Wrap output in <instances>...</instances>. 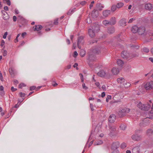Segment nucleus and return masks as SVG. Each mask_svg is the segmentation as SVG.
<instances>
[{
	"instance_id": "obj_1",
	"label": "nucleus",
	"mask_w": 153,
	"mask_h": 153,
	"mask_svg": "<svg viewBox=\"0 0 153 153\" xmlns=\"http://www.w3.org/2000/svg\"><path fill=\"white\" fill-rule=\"evenodd\" d=\"M138 33L142 37L147 39V42H150L153 39V33L150 30H146L144 27H139Z\"/></svg>"
},
{
	"instance_id": "obj_2",
	"label": "nucleus",
	"mask_w": 153,
	"mask_h": 153,
	"mask_svg": "<svg viewBox=\"0 0 153 153\" xmlns=\"http://www.w3.org/2000/svg\"><path fill=\"white\" fill-rule=\"evenodd\" d=\"M109 135L111 136L116 135L117 133L116 131V127L114 125H109Z\"/></svg>"
},
{
	"instance_id": "obj_3",
	"label": "nucleus",
	"mask_w": 153,
	"mask_h": 153,
	"mask_svg": "<svg viewBox=\"0 0 153 153\" xmlns=\"http://www.w3.org/2000/svg\"><path fill=\"white\" fill-rule=\"evenodd\" d=\"M130 111V109L128 108H121L118 114L120 117L124 116L126 114L128 113Z\"/></svg>"
},
{
	"instance_id": "obj_4",
	"label": "nucleus",
	"mask_w": 153,
	"mask_h": 153,
	"mask_svg": "<svg viewBox=\"0 0 153 153\" xmlns=\"http://www.w3.org/2000/svg\"><path fill=\"white\" fill-rule=\"evenodd\" d=\"M150 120L147 118L143 119V121L139 123V126L141 127H145L148 126Z\"/></svg>"
},
{
	"instance_id": "obj_5",
	"label": "nucleus",
	"mask_w": 153,
	"mask_h": 153,
	"mask_svg": "<svg viewBox=\"0 0 153 153\" xmlns=\"http://www.w3.org/2000/svg\"><path fill=\"white\" fill-rule=\"evenodd\" d=\"M77 40V45L79 49H80L81 47L80 45H83L84 42V37L82 36L79 37L78 38Z\"/></svg>"
},
{
	"instance_id": "obj_6",
	"label": "nucleus",
	"mask_w": 153,
	"mask_h": 153,
	"mask_svg": "<svg viewBox=\"0 0 153 153\" xmlns=\"http://www.w3.org/2000/svg\"><path fill=\"white\" fill-rule=\"evenodd\" d=\"M144 87L146 90H150L153 88V81L147 82L144 85Z\"/></svg>"
},
{
	"instance_id": "obj_7",
	"label": "nucleus",
	"mask_w": 153,
	"mask_h": 153,
	"mask_svg": "<svg viewBox=\"0 0 153 153\" xmlns=\"http://www.w3.org/2000/svg\"><path fill=\"white\" fill-rule=\"evenodd\" d=\"M18 21L22 24L24 25L26 23V20L21 16L19 15L18 17Z\"/></svg>"
},
{
	"instance_id": "obj_8",
	"label": "nucleus",
	"mask_w": 153,
	"mask_h": 153,
	"mask_svg": "<svg viewBox=\"0 0 153 153\" xmlns=\"http://www.w3.org/2000/svg\"><path fill=\"white\" fill-rule=\"evenodd\" d=\"M131 138L133 140L137 141L141 140L142 139V137L141 136L136 134L133 135L131 137Z\"/></svg>"
},
{
	"instance_id": "obj_9",
	"label": "nucleus",
	"mask_w": 153,
	"mask_h": 153,
	"mask_svg": "<svg viewBox=\"0 0 153 153\" xmlns=\"http://www.w3.org/2000/svg\"><path fill=\"white\" fill-rule=\"evenodd\" d=\"M1 13L3 15V18L5 20H7L9 19V16L5 10H2L1 11Z\"/></svg>"
},
{
	"instance_id": "obj_10",
	"label": "nucleus",
	"mask_w": 153,
	"mask_h": 153,
	"mask_svg": "<svg viewBox=\"0 0 153 153\" xmlns=\"http://www.w3.org/2000/svg\"><path fill=\"white\" fill-rule=\"evenodd\" d=\"M152 106L151 107L152 110L149 112L148 114L147 115V118L150 119H152L153 118V103L152 104Z\"/></svg>"
},
{
	"instance_id": "obj_11",
	"label": "nucleus",
	"mask_w": 153,
	"mask_h": 153,
	"mask_svg": "<svg viewBox=\"0 0 153 153\" xmlns=\"http://www.w3.org/2000/svg\"><path fill=\"white\" fill-rule=\"evenodd\" d=\"M10 67L9 69V71L12 76L14 75L15 73V69L12 65H10Z\"/></svg>"
},
{
	"instance_id": "obj_12",
	"label": "nucleus",
	"mask_w": 153,
	"mask_h": 153,
	"mask_svg": "<svg viewBox=\"0 0 153 153\" xmlns=\"http://www.w3.org/2000/svg\"><path fill=\"white\" fill-rule=\"evenodd\" d=\"M120 146V143L118 142H116L113 143L111 145V149L113 150L117 149Z\"/></svg>"
},
{
	"instance_id": "obj_13",
	"label": "nucleus",
	"mask_w": 153,
	"mask_h": 153,
	"mask_svg": "<svg viewBox=\"0 0 153 153\" xmlns=\"http://www.w3.org/2000/svg\"><path fill=\"white\" fill-rule=\"evenodd\" d=\"M121 56L123 58L129 59V54L127 53L126 51L122 52L121 53Z\"/></svg>"
},
{
	"instance_id": "obj_14",
	"label": "nucleus",
	"mask_w": 153,
	"mask_h": 153,
	"mask_svg": "<svg viewBox=\"0 0 153 153\" xmlns=\"http://www.w3.org/2000/svg\"><path fill=\"white\" fill-rule=\"evenodd\" d=\"M116 119V116L114 114H112L110 115L108 118V121L110 123L114 122Z\"/></svg>"
},
{
	"instance_id": "obj_15",
	"label": "nucleus",
	"mask_w": 153,
	"mask_h": 153,
	"mask_svg": "<svg viewBox=\"0 0 153 153\" xmlns=\"http://www.w3.org/2000/svg\"><path fill=\"white\" fill-rule=\"evenodd\" d=\"M98 12L96 10H93L91 13V16L92 18L95 19L98 16Z\"/></svg>"
},
{
	"instance_id": "obj_16",
	"label": "nucleus",
	"mask_w": 153,
	"mask_h": 153,
	"mask_svg": "<svg viewBox=\"0 0 153 153\" xmlns=\"http://www.w3.org/2000/svg\"><path fill=\"white\" fill-rule=\"evenodd\" d=\"M94 30L92 28L91 29H89L88 30V33L89 36L91 38L94 37L95 35Z\"/></svg>"
},
{
	"instance_id": "obj_17",
	"label": "nucleus",
	"mask_w": 153,
	"mask_h": 153,
	"mask_svg": "<svg viewBox=\"0 0 153 153\" xmlns=\"http://www.w3.org/2000/svg\"><path fill=\"white\" fill-rule=\"evenodd\" d=\"M143 108H142V110L144 111H148L150 108L151 105L149 104H143Z\"/></svg>"
},
{
	"instance_id": "obj_18",
	"label": "nucleus",
	"mask_w": 153,
	"mask_h": 153,
	"mask_svg": "<svg viewBox=\"0 0 153 153\" xmlns=\"http://www.w3.org/2000/svg\"><path fill=\"white\" fill-rule=\"evenodd\" d=\"M126 22V19L124 18H123L120 19L119 22V24L120 26L125 25Z\"/></svg>"
},
{
	"instance_id": "obj_19",
	"label": "nucleus",
	"mask_w": 153,
	"mask_h": 153,
	"mask_svg": "<svg viewBox=\"0 0 153 153\" xmlns=\"http://www.w3.org/2000/svg\"><path fill=\"white\" fill-rule=\"evenodd\" d=\"M110 25H115L116 22V19L114 17H112L110 19L109 21Z\"/></svg>"
},
{
	"instance_id": "obj_20",
	"label": "nucleus",
	"mask_w": 153,
	"mask_h": 153,
	"mask_svg": "<svg viewBox=\"0 0 153 153\" xmlns=\"http://www.w3.org/2000/svg\"><path fill=\"white\" fill-rule=\"evenodd\" d=\"M42 28V26L41 25H36L33 27V28L35 31H39Z\"/></svg>"
},
{
	"instance_id": "obj_21",
	"label": "nucleus",
	"mask_w": 153,
	"mask_h": 153,
	"mask_svg": "<svg viewBox=\"0 0 153 153\" xmlns=\"http://www.w3.org/2000/svg\"><path fill=\"white\" fill-rule=\"evenodd\" d=\"M139 27L136 25L133 26L131 28V30L134 33H136L138 32Z\"/></svg>"
},
{
	"instance_id": "obj_22",
	"label": "nucleus",
	"mask_w": 153,
	"mask_h": 153,
	"mask_svg": "<svg viewBox=\"0 0 153 153\" xmlns=\"http://www.w3.org/2000/svg\"><path fill=\"white\" fill-rule=\"evenodd\" d=\"M140 148L138 146L134 147L132 149V153H140Z\"/></svg>"
},
{
	"instance_id": "obj_23",
	"label": "nucleus",
	"mask_w": 153,
	"mask_h": 153,
	"mask_svg": "<svg viewBox=\"0 0 153 153\" xmlns=\"http://www.w3.org/2000/svg\"><path fill=\"white\" fill-rule=\"evenodd\" d=\"M76 11V8L75 7H72L68 10L67 14L68 15H71Z\"/></svg>"
},
{
	"instance_id": "obj_24",
	"label": "nucleus",
	"mask_w": 153,
	"mask_h": 153,
	"mask_svg": "<svg viewBox=\"0 0 153 153\" xmlns=\"http://www.w3.org/2000/svg\"><path fill=\"white\" fill-rule=\"evenodd\" d=\"M104 7V6L100 3L97 4L96 5V8L99 10H101Z\"/></svg>"
},
{
	"instance_id": "obj_25",
	"label": "nucleus",
	"mask_w": 153,
	"mask_h": 153,
	"mask_svg": "<svg viewBox=\"0 0 153 153\" xmlns=\"http://www.w3.org/2000/svg\"><path fill=\"white\" fill-rule=\"evenodd\" d=\"M103 15L105 17H107L111 13L110 10H106L103 12Z\"/></svg>"
},
{
	"instance_id": "obj_26",
	"label": "nucleus",
	"mask_w": 153,
	"mask_h": 153,
	"mask_svg": "<svg viewBox=\"0 0 153 153\" xmlns=\"http://www.w3.org/2000/svg\"><path fill=\"white\" fill-rule=\"evenodd\" d=\"M106 74V73L103 70H101L97 73V75L101 77H104Z\"/></svg>"
},
{
	"instance_id": "obj_27",
	"label": "nucleus",
	"mask_w": 153,
	"mask_h": 153,
	"mask_svg": "<svg viewBox=\"0 0 153 153\" xmlns=\"http://www.w3.org/2000/svg\"><path fill=\"white\" fill-rule=\"evenodd\" d=\"M145 7L146 10H150L152 8V5L149 3L146 4Z\"/></svg>"
},
{
	"instance_id": "obj_28",
	"label": "nucleus",
	"mask_w": 153,
	"mask_h": 153,
	"mask_svg": "<svg viewBox=\"0 0 153 153\" xmlns=\"http://www.w3.org/2000/svg\"><path fill=\"white\" fill-rule=\"evenodd\" d=\"M115 31V28L114 27H111L108 28V32L109 34L113 33Z\"/></svg>"
},
{
	"instance_id": "obj_29",
	"label": "nucleus",
	"mask_w": 153,
	"mask_h": 153,
	"mask_svg": "<svg viewBox=\"0 0 153 153\" xmlns=\"http://www.w3.org/2000/svg\"><path fill=\"white\" fill-rule=\"evenodd\" d=\"M138 56L139 54L137 53H132L129 54V59H131L133 58L138 57Z\"/></svg>"
},
{
	"instance_id": "obj_30",
	"label": "nucleus",
	"mask_w": 153,
	"mask_h": 153,
	"mask_svg": "<svg viewBox=\"0 0 153 153\" xmlns=\"http://www.w3.org/2000/svg\"><path fill=\"white\" fill-rule=\"evenodd\" d=\"M112 72L113 74L116 75L119 72V70L117 68H113L112 70Z\"/></svg>"
},
{
	"instance_id": "obj_31",
	"label": "nucleus",
	"mask_w": 153,
	"mask_h": 153,
	"mask_svg": "<svg viewBox=\"0 0 153 153\" xmlns=\"http://www.w3.org/2000/svg\"><path fill=\"white\" fill-rule=\"evenodd\" d=\"M118 83L120 84H123L125 82V79L123 78H118L117 79Z\"/></svg>"
},
{
	"instance_id": "obj_32",
	"label": "nucleus",
	"mask_w": 153,
	"mask_h": 153,
	"mask_svg": "<svg viewBox=\"0 0 153 153\" xmlns=\"http://www.w3.org/2000/svg\"><path fill=\"white\" fill-rule=\"evenodd\" d=\"M95 25H94L92 26V28L95 31H98L99 30V27L98 25H97L96 26H95Z\"/></svg>"
},
{
	"instance_id": "obj_33",
	"label": "nucleus",
	"mask_w": 153,
	"mask_h": 153,
	"mask_svg": "<svg viewBox=\"0 0 153 153\" xmlns=\"http://www.w3.org/2000/svg\"><path fill=\"white\" fill-rule=\"evenodd\" d=\"M142 52L148 53L149 51V49L146 47H144L142 49Z\"/></svg>"
},
{
	"instance_id": "obj_34",
	"label": "nucleus",
	"mask_w": 153,
	"mask_h": 153,
	"mask_svg": "<svg viewBox=\"0 0 153 153\" xmlns=\"http://www.w3.org/2000/svg\"><path fill=\"white\" fill-rule=\"evenodd\" d=\"M117 63L118 65L120 66H122L124 63L120 59H118L117 60Z\"/></svg>"
},
{
	"instance_id": "obj_35",
	"label": "nucleus",
	"mask_w": 153,
	"mask_h": 153,
	"mask_svg": "<svg viewBox=\"0 0 153 153\" xmlns=\"http://www.w3.org/2000/svg\"><path fill=\"white\" fill-rule=\"evenodd\" d=\"M88 59L90 61H93L95 60V58L94 55H90Z\"/></svg>"
},
{
	"instance_id": "obj_36",
	"label": "nucleus",
	"mask_w": 153,
	"mask_h": 153,
	"mask_svg": "<svg viewBox=\"0 0 153 153\" xmlns=\"http://www.w3.org/2000/svg\"><path fill=\"white\" fill-rule=\"evenodd\" d=\"M80 54L81 56L83 57L85 54V51L83 49H81L80 51Z\"/></svg>"
},
{
	"instance_id": "obj_37",
	"label": "nucleus",
	"mask_w": 153,
	"mask_h": 153,
	"mask_svg": "<svg viewBox=\"0 0 153 153\" xmlns=\"http://www.w3.org/2000/svg\"><path fill=\"white\" fill-rule=\"evenodd\" d=\"M153 132V130L151 129L150 128L147 130L146 134L148 135H150L152 134Z\"/></svg>"
},
{
	"instance_id": "obj_38",
	"label": "nucleus",
	"mask_w": 153,
	"mask_h": 153,
	"mask_svg": "<svg viewBox=\"0 0 153 153\" xmlns=\"http://www.w3.org/2000/svg\"><path fill=\"white\" fill-rule=\"evenodd\" d=\"M120 129L123 130H124L126 128V126L125 124H121L120 126Z\"/></svg>"
},
{
	"instance_id": "obj_39",
	"label": "nucleus",
	"mask_w": 153,
	"mask_h": 153,
	"mask_svg": "<svg viewBox=\"0 0 153 153\" xmlns=\"http://www.w3.org/2000/svg\"><path fill=\"white\" fill-rule=\"evenodd\" d=\"M143 104L142 103L140 102L137 105V107L141 109V110L142 109V108H143Z\"/></svg>"
},
{
	"instance_id": "obj_40",
	"label": "nucleus",
	"mask_w": 153,
	"mask_h": 153,
	"mask_svg": "<svg viewBox=\"0 0 153 153\" xmlns=\"http://www.w3.org/2000/svg\"><path fill=\"white\" fill-rule=\"evenodd\" d=\"M117 5H113L111 8V10L113 12L114 11L117 9Z\"/></svg>"
},
{
	"instance_id": "obj_41",
	"label": "nucleus",
	"mask_w": 153,
	"mask_h": 153,
	"mask_svg": "<svg viewBox=\"0 0 153 153\" xmlns=\"http://www.w3.org/2000/svg\"><path fill=\"white\" fill-rule=\"evenodd\" d=\"M124 86L125 88H128L130 87L131 85V84L129 82H126V83H123Z\"/></svg>"
},
{
	"instance_id": "obj_42",
	"label": "nucleus",
	"mask_w": 153,
	"mask_h": 153,
	"mask_svg": "<svg viewBox=\"0 0 153 153\" xmlns=\"http://www.w3.org/2000/svg\"><path fill=\"white\" fill-rule=\"evenodd\" d=\"M123 3L122 2L118 3L117 5V8H120L123 6Z\"/></svg>"
},
{
	"instance_id": "obj_43",
	"label": "nucleus",
	"mask_w": 153,
	"mask_h": 153,
	"mask_svg": "<svg viewBox=\"0 0 153 153\" xmlns=\"http://www.w3.org/2000/svg\"><path fill=\"white\" fill-rule=\"evenodd\" d=\"M103 24L105 26L107 25L108 24L110 25L109 21L106 20H104L103 21Z\"/></svg>"
},
{
	"instance_id": "obj_44",
	"label": "nucleus",
	"mask_w": 153,
	"mask_h": 153,
	"mask_svg": "<svg viewBox=\"0 0 153 153\" xmlns=\"http://www.w3.org/2000/svg\"><path fill=\"white\" fill-rule=\"evenodd\" d=\"M102 143H103V142L101 140H98V141H97V142H96L95 143V144L96 145H101V144H102Z\"/></svg>"
},
{
	"instance_id": "obj_45",
	"label": "nucleus",
	"mask_w": 153,
	"mask_h": 153,
	"mask_svg": "<svg viewBox=\"0 0 153 153\" xmlns=\"http://www.w3.org/2000/svg\"><path fill=\"white\" fill-rule=\"evenodd\" d=\"M26 86V85H25L24 83H22L20 84L19 85V88H21L23 87H25Z\"/></svg>"
},
{
	"instance_id": "obj_46",
	"label": "nucleus",
	"mask_w": 153,
	"mask_h": 153,
	"mask_svg": "<svg viewBox=\"0 0 153 153\" xmlns=\"http://www.w3.org/2000/svg\"><path fill=\"white\" fill-rule=\"evenodd\" d=\"M86 3V2L85 1H83L81 2L80 3H78L77 5V6L79 5V4H81L83 6Z\"/></svg>"
},
{
	"instance_id": "obj_47",
	"label": "nucleus",
	"mask_w": 153,
	"mask_h": 153,
	"mask_svg": "<svg viewBox=\"0 0 153 153\" xmlns=\"http://www.w3.org/2000/svg\"><path fill=\"white\" fill-rule=\"evenodd\" d=\"M58 18L54 20V21L53 22V24L55 25H58Z\"/></svg>"
},
{
	"instance_id": "obj_48",
	"label": "nucleus",
	"mask_w": 153,
	"mask_h": 153,
	"mask_svg": "<svg viewBox=\"0 0 153 153\" xmlns=\"http://www.w3.org/2000/svg\"><path fill=\"white\" fill-rule=\"evenodd\" d=\"M126 146V144L125 143H122L120 146V147L121 148L123 149L125 148Z\"/></svg>"
},
{
	"instance_id": "obj_49",
	"label": "nucleus",
	"mask_w": 153,
	"mask_h": 153,
	"mask_svg": "<svg viewBox=\"0 0 153 153\" xmlns=\"http://www.w3.org/2000/svg\"><path fill=\"white\" fill-rule=\"evenodd\" d=\"M111 96L110 95H108L107 96V97L106 98V101L107 102H108V101L109 99H111Z\"/></svg>"
},
{
	"instance_id": "obj_50",
	"label": "nucleus",
	"mask_w": 153,
	"mask_h": 153,
	"mask_svg": "<svg viewBox=\"0 0 153 153\" xmlns=\"http://www.w3.org/2000/svg\"><path fill=\"white\" fill-rule=\"evenodd\" d=\"M79 75L80 77L81 82H83L84 81V78L83 77V75L82 74H79Z\"/></svg>"
},
{
	"instance_id": "obj_51",
	"label": "nucleus",
	"mask_w": 153,
	"mask_h": 153,
	"mask_svg": "<svg viewBox=\"0 0 153 153\" xmlns=\"http://www.w3.org/2000/svg\"><path fill=\"white\" fill-rule=\"evenodd\" d=\"M82 87L85 90H87L88 89V87L85 86V83H83Z\"/></svg>"
},
{
	"instance_id": "obj_52",
	"label": "nucleus",
	"mask_w": 153,
	"mask_h": 153,
	"mask_svg": "<svg viewBox=\"0 0 153 153\" xmlns=\"http://www.w3.org/2000/svg\"><path fill=\"white\" fill-rule=\"evenodd\" d=\"M135 18H133L131 19H130L129 21H128V23H132L133 21L135 20Z\"/></svg>"
},
{
	"instance_id": "obj_53",
	"label": "nucleus",
	"mask_w": 153,
	"mask_h": 153,
	"mask_svg": "<svg viewBox=\"0 0 153 153\" xmlns=\"http://www.w3.org/2000/svg\"><path fill=\"white\" fill-rule=\"evenodd\" d=\"M19 95L21 97H24L25 95V94L23 93L22 92H20L19 93Z\"/></svg>"
},
{
	"instance_id": "obj_54",
	"label": "nucleus",
	"mask_w": 153,
	"mask_h": 153,
	"mask_svg": "<svg viewBox=\"0 0 153 153\" xmlns=\"http://www.w3.org/2000/svg\"><path fill=\"white\" fill-rule=\"evenodd\" d=\"M93 134H94V131H93V130L91 131V134L89 136V138L88 140H89L90 139L91 136Z\"/></svg>"
},
{
	"instance_id": "obj_55",
	"label": "nucleus",
	"mask_w": 153,
	"mask_h": 153,
	"mask_svg": "<svg viewBox=\"0 0 153 153\" xmlns=\"http://www.w3.org/2000/svg\"><path fill=\"white\" fill-rule=\"evenodd\" d=\"M4 44H5L4 41L3 40H2L1 41V44H0L1 46L2 47L4 45Z\"/></svg>"
},
{
	"instance_id": "obj_56",
	"label": "nucleus",
	"mask_w": 153,
	"mask_h": 153,
	"mask_svg": "<svg viewBox=\"0 0 153 153\" xmlns=\"http://www.w3.org/2000/svg\"><path fill=\"white\" fill-rule=\"evenodd\" d=\"M7 32H6L4 33V35L3 36V38L4 39H6L7 37Z\"/></svg>"
},
{
	"instance_id": "obj_57",
	"label": "nucleus",
	"mask_w": 153,
	"mask_h": 153,
	"mask_svg": "<svg viewBox=\"0 0 153 153\" xmlns=\"http://www.w3.org/2000/svg\"><path fill=\"white\" fill-rule=\"evenodd\" d=\"M7 2V4L8 5H10L11 4V3L10 0H5Z\"/></svg>"
},
{
	"instance_id": "obj_58",
	"label": "nucleus",
	"mask_w": 153,
	"mask_h": 153,
	"mask_svg": "<svg viewBox=\"0 0 153 153\" xmlns=\"http://www.w3.org/2000/svg\"><path fill=\"white\" fill-rule=\"evenodd\" d=\"M93 52L94 53H99L100 52V51L99 50L96 51V49H94L93 50Z\"/></svg>"
},
{
	"instance_id": "obj_59",
	"label": "nucleus",
	"mask_w": 153,
	"mask_h": 153,
	"mask_svg": "<svg viewBox=\"0 0 153 153\" xmlns=\"http://www.w3.org/2000/svg\"><path fill=\"white\" fill-rule=\"evenodd\" d=\"M78 55V53L76 51H75L74 52V55L73 56L74 57H76Z\"/></svg>"
},
{
	"instance_id": "obj_60",
	"label": "nucleus",
	"mask_w": 153,
	"mask_h": 153,
	"mask_svg": "<svg viewBox=\"0 0 153 153\" xmlns=\"http://www.w3.org/2000/svg\"><path fill=\"white\" fill-rule=\"evenodd\" d=\"M11 90L12 91L14 92L17 90V89L14 88L12 86L11 88Z\"/></svg>"
},
{
	"instance_id": "obj_61",
	"label": "nucleus",
	"mask_w": 153,
	"mask_h": 153,
	"mask_svg": "<svg viewBox=\"0 0 153 153\" xmlns=\"http://www.w3.org/2000/svg\"><path fill=\"white\" fill-rule=\"evenodd\" d=\"M35 88H36L35 86H32L30 87V91H32V90H34Z\"/></svg>"
},
{
	"instance_id": "obj_62",
	"label": "nucleus",
	"mask_w": 153,
	"mask_h": 153,
	"mask_svg": "<svg viewBox=\"0 0 153 153\" xmlns=\"http://www.w3.org/2000/svg\"><path fill=\"white\" fill-rule=\"evenodd\" d=\"M102 88L104 91H106V86L105 85H102Z\"/></svg>"
},
{
	"instance_id": "obj_63",
	"label": "nucleus",
	"mask_w": 153,
	"mask_h": 153,
	"mask_svg": "<svg viewBox=\"0 0 153 153\" xmlns=\"http://www.w3.org/2000/svg\"><path fill=\"white\" fill-rule=\"evenodd\" d=\"M90 107L92 111H93L94 109H93V106L92 104H90Z\"/></svg>"
},
{
	"instance_id": "obj_64",
	"label": "nucleus",
	"mask_w": 153,
	"mask_h": 153,
	"mask_svg": "<svg viewBox=\"0 0 153 153\" xmlns=\"http://www.w3.org/2000/svg\"><path fill=\"white\" fill-rule=\"evenodd\" d=\"M13 19L14 22L16 21L17 20V17L16 16H14L13 17Z\"/></svg>"
}]
</instances>
